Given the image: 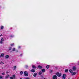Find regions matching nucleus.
Masks as SVG:
<instances>
[{
  "mask_svg": "<svg viewBox=\"0 0 79 79\" xmlns=\"http://www.w3.org/2000/svg\"><path fill=\"white\" fill-rule=\"evenodd\" d=\"M55 74L56 76H57L58 77H61V74L59 72H57Z\"/></svg>",
  "mask_w": 79,
  "mask_h": 79,
  "instance_id": "1",
  "label": "nucleus"
},
{
  "mask_svg": "<svg viewBox=\"0 0 79 79\" xmlns=\"http://www.w3.org/2000/svg\"><path fill=\"white\" fill-rule=\"evenodd\" d=\"M24 74L25 76H28L29 75V74L27 72V71H25L24 72Z\"/></svg>",
  "mask_w": 79,
  "mask_h": 79,
  "instance_id": "2",
  "label": "nucleus"
},
{
  "mask_svg": "<svg viewBox=\"0 0 79 79\" xmlns=\"http://www.w3.org/2000/svg\"><path fill=\"white\" fill-rule=\"evenodd\" d=\"M77 73V72H73L72 73V76H74V75H75V74H76Z\"/></svg>",
  "mask_w": 79,
  "mask_h": 79,
  "instance_id": "3",
  "label": "nucleus"
},
{
  "mask_svg": "<svg viewBox=\"0 0 79 79\" xmlns=\"http://www.w3.org/2000/svg\"><path fill=\"white\" fill-rule=\"evenodd\" d=\"M52 78L53 79H57V76H56L55 75H54L52 77Z\"/></svg>",
  "mask_w": 79,
  "mask_h": 79,
  "instance_id": "4",
  "label": "nucleus"
},
{
  "mask_svg": "<svg viewBox=\"0 0 79 79\" xmlns=\"http://www.w3.org/2000/svg\"><path fill=\"white\" fill-rule=\"evenodd\" d=\"M3 42V39L2 38H1V41H0V43L2 44V43Z\"/></svg>",
  "mask_w": 79,
  "mask_h": 79,
  "instance_id": "5",
  "label": "nucleus"
},
{
  "mask_svg": "<svg viewBox=\"0 0 79 79\" xmlns=\"http://www.w3.org/2000/svg\"><path fill=\"white\" fill-rule=\"evenodd\" d=\"M72 69H73V71H76V69H77V68L75 66H73L72 68Z\"/></svg>",
  "mask_w": 79,
  "mask_h": 79,
  "instance_id": "6",
  "label": "nucleus"
},
{
  "mask_svg": "<svg viewBox=\"0 0 79 79\" xmlns=\"http://www.w3.org/2000/svg\"><path fill=\"white\" fill-rule=\"evenodd\" d=\"M66 75L65 74H64L63 76V79H65L66 78Z\"/></svg>",
  "mask_w": 79,
  "mask_h": 79,
  "instance_id": "7",
  "label": "nucleus"
},
{
  "mask_svg": "<svg viewBox=\"0 0 79 79\" xmlns=\"http://www.w3.org/2000/svg\"><path fill=\"white\" fill-rule=\"evenodd\" d=\"M37 75V73H35L33 74V76L34 77H36V76Z\"/></svg>",
  "mask_w": 79,
  "mask_h": 79,
  "instance_id": "8",
  "label": "nucleus"
},
{
  "mask_svg": "<svg viewBox=\"0 0 79 79\" xmlns=\"http://www.w3.org/2000/svg\"><path fill=\"white\" fill-rule=\"evenodd\" d=\"M38 68H39V69H42V66H41L40 65H39L38 66Z\"/></svg>",
  "mask_w": 79,
  "mask_h": 79,
  "instance_id": "9",
  "label": "nucleus"
},
{
  "mask_svg": "<svg viewBox=\"0 0 79 79\" xmlns=\"http://www.w3.org/2000/svg\"><path fill=\"white\" fill-rule=\"evenodd\" d=\"M9 77H10V75H7L5 77V79H7Z\"/></svg>",
  "mask_w": 79,
  "mask_h": 79,
  "instance_id": "10",
  "label": "nucleus"
},
{
  "mask_svg": "<svg viewBox=\"0 0 79 79\" xmlns=\"http://www.w3.org/2000/svg\"><path fill=\"white\" fill-rule=\"evenodd\" d=\"M31 72H33V73H35V69H32L31 70Z\"/></svg>",
  "mask_w": 79,
  "mask_h": 79,
  "instance_id": "11",
  "label": "nucleus"
},
{
  "mask_svg": "<svg viewBox=\"0 0 79 79\" xmlns=\"http://www.w3.org/2000/svg\"><path fill=\"white\" fill-rule=\"evenodd\" d=\"M4 56V54L3 53H2L1 55H0V57L1 58H2V57H3V56Z\"/></svg>",
  "mask_w": 79,
  "mask_h": 79,
  "instance_id": "12",
  "label": "nucleus"
},
{
  "mask_svg": "<svg viewBox=\"0 0 79 79\" xmlns=\"http://www.w3.org/2000/svg\"><path fill=\"white\" fill-rule=\"evenodd\" d=\"M15 50H16V49H15V48H14L12 49V51H10V52L11 53V52H14V51H15Z\"/></svg>",
  "mask_w": 79,
  "mask_h": 79,
  "instance_id": "13",
  "label": "nucleus"
},
{
  "mask_svg": "<svg viewBox=\"0 0 79 79\" xmlns=\"http://www.w3.org/2000/svg\"><path fill=\"white\" fill-rule=\"evenodd\" d=\"M5 57L6 58L8 59V58H9V56L8 55H7L5 56Z\"/></svg>",
  "mask_w": 79,
  "mask_h": 79,
  "instance_id": "14",
  "label": "nucleus"
},
{
  "mask_svg": "<svg viewBox=\"0 0 79 79\" xmlns=\"http://www.w3.org/2000/svg\"><path fill=\"white\" fill-rule=\"evenodd\" d=\"M32 68L33 69H36V67L34 65H32Z\"/></svg>",
  "mask_w": 79,
  "mask_h": 79,
  "instance_id": "15",
  "label": "nucleus"
},
{
  "mask_svg": "<svg viewBox=\"0 0 79 79\" xmlns=\"http://www.w3.org/2000/svg\"><path fill=\"white\" fill-rule=\"evenodd\" d=\"M42 72L44 73V72H45V69H42Z\"/></svg>",
  "mask_w": 79,
  "mask_h": 79,
  "instance_id": "16",
  "label": "nucleus"
},
{
  "mask_svg": "<svg viewBox=\"0 0 79 79\" xmlns=\"http://www.w3.org/2000/svg\"><path fill=\"white\" fill-rule=\"evenodd\" d=\"M49 66H50L49 65H48L46 66V68L47 69H48V68H49Z\"/></svg>",
  "mask_w": 79,
  "mask_h": 79,
  "instance_id": "17",
  "label": "nucleus"
},
{
  "mask_svg": "<svg viewBox=\"0 0 79 79\" xmlns=\"http://www.w3.org/2000/svg\"><path fill=\"white\" fill-rule=\"evenodd\" d=\"M64 71L65 73H68V69H65L64 70Z\"/></svg>",
  "mask_w": 79,
  "mask_h": 79,
  "instance_id": "18",
  "label": "nucleus"
},
{
  "mask_svg": "<svg viewBox=\"0 0 79 79\" xmlns=\"http://www.w3.org/2000/svg\"><path fill=\"white\" fill-rule=\"evenodd\" d=\"M69 71L70 73H72L73 72V70L70 69L69 70Z\"/></svg>",
  "mask_w": 79,
  "mask_h": 79,
  "instance_id": "19",
  "label": "nucleus"
},
{
  "mask_svg": "<svg viewBox=\"0 0 79 79\" xmlns=\"http://www.w3.org/2000/svg\"><path fill=\"white\" fill-rule=\"evenodd\" d=\"M42 73L41 72H40V73H39V75H41L42 74Z\"/></svg>",
  "mask_w": 79,
  "mask_h": 79,
  "instance_id": "20",
  "label": "nucleus"
},
{
  "mask_svg": "<svg viewBox=\"0 0 79 79\" xmlns=\"http://www.w3.org/2000/svg\"><path fill=\"white\" fill-rule=\"evenodd\" d=\"M20 74H21V75H22V74H23V71H21L20 73Z\"/></svg>",
  "mask_w": 79,
  "mask_h": 79,
  "instance_id": "21",
  "label": "nucleus"
},
{
  "mask_svg": "<svg viewBox=\"0 0 79 79\" xmlns=\"http://www.w3.org/2000/svg\"><path fill=\"white\" fill-rule=\"evenodd\" d=\"M2 77H2V76H0V79H3V78H2Z\"/></svg>",
  "mask_w": 79,
  "mask_h": 79,
  "instance_id": "22",
  "label": "nucleus"
},
{
  "mask_svg": "<svg viewBox=\"0 0 79 79\" xmlns=\"http://www.w3.org/2000/svg\"><path fill=\"white\" fill-rule=\"evenodd\" d=\"M0 64H4V63H3V62H1Z\"/></svg>",
  "mask_w": 79,
  "mask_h": 79,
  "instance_id": "23",
  "label": "nucleus"
},
{
  "mask_svg": "<svg viewBox=\"0 0 79 79\" xmlns=\"http://www.w3.org/2000/svg\"><path fill=\"white\" fill-rule=\"evenodd\" d=\"M16 66H15L14 67V70L16 69Z\"/></svg>",
  "mask_w": 79,
  "mask_h": 79,
  "instance_id": "24",
  "label": "nucleus"
},
{
  "mask_svg": "<svg viewBox=\"0 0 79 79\" xmlns=\"http://www.w3.org/2000/svg\"><path fill=\"white\" fill-rule=\"evenodd\" d=\"M11 48H12L11 47H9V50H11Z\"/></svg>",
  "mask_w": 79,
  "mask_h": 79,
  "instance_id": "25",
  "label": "nucleus"
},
{
  "mask_svg": "<svg viewBox=\"0 0 79 79\" xmlns=\"http://www.w3.org/2000/svg\"><path fill=\"white\" fill-rule=\"evenodd\" d=\"M3 29V26H2L1 27V29Z\"/></svg>",
  "mask_w": 79,
  "mask_h": 79,
  "instance_id": "26",
  "label": "nucleus"
},
{
  "mask_svg": "<svg viewBox=\"0 0 79 79\" xmlns=\"http://www.w3.org/2000/svg\"><path fill=\"white\" fill-rule=\"evenodd\" d=\"M14 45V44H11L10 45L12 47H13V46Z\"/></svg>",
  "mask_w": 79,
  "mask_h": 79,
  "instance_id": "27",
  "label": "nucleus"
},
{
  "mask_svg": "<svg viewBox=\"0 0 79 79\" xmlns=\"http://www.w3.org/2000/svg\"><path fill=\"white\" fill-rule=\"evenodd\" d=\"M14 35H10V37H14Z\"/></svg>",
  "mask_w": 79,
  "mask_h": 79,
  "instance_id": "28",
  "label": "nucleus"
},
{
  "mask_svg": "<svg viewBox=\"0 0 79 79\" xmlns=\"http://www.w3.org/2000/svg\"><path fill=\"white\" fill-rule=\"evenodd\" d=\"M13 77H14V78H15V75H13Z\"/></svg>",
  "mask_w": 79,
  "mask_h": 79,
  "instance_id": "29",
  "label": "nucleus"
},
{
  "mask_svg": "<svg viewBox=\"0 0 79 79\" xmlns=\"http://www.w3.org/2000/svg\"><path fill=\"white\" fill-rule=\"evenodd\" d=\"M10 79H13V78L12 77H10Z\"/></svg>",
  "mask_w": 79,
  "mask_h": 79,
  "instance_id": "30",
  "label": "nucleus"
},
{
  "mask_svg": "<svg viewBox=\"0 0 79 79\" xmlns=\"http://www.w3.org/2000/svg\"><path fill=\"white\" fill-rule=\"evenodd\" d=\"M28 67V66H27V65H26V68H27V67Z\"/></svg>",
  "mask_w": 79,
  "mask_h": 79,
  "instance_id": "31",
  "label": "nucleus"
},
{
  "mask_svg": "<svg viewBox=\"0 0 79 79\" xmlns=\"http://www.w3.org/2000/svg\"><path fill=\"white\" fill-rule=\"evenodd\" d=\"M53 72V70H51L50 71V73H52Z\"/></svg>",
  "mask_w": 79,
  "mask_h": 79,
  "instance_id": "32",
  "label": "nucleus"
},
{
  "mask_svg": "<svg viewBox=\"0 0 79 79\" xmlns=\"http://www.w3.org/2000/svg\"><path fill=\"white\" fill-rule=\"evenodd\" d=\"M2 75H5V74L4 73H2Z\"/></svg>",
  "mask_w": 79,
  "mask_h": 79,
  "instance_id": "33",
  "label": "nucleus"
},
{
  "mask_svg": "<svg viewBox=\"0 0 79 79\" xmlns=\"http://www.w3.org/2000/svg\"><path fill=\"white\" fill-rule=\"evenodd\" d=\"M6 74H8V73H9V72L8 71H7V72H6Z\"/></svg>",
  "mask_w": 79,
  "mask_h": 79,
  "instance_id": "34",
  "label": "nucleus"
},
{
  "mask_svg": "<svg viewBox=\"0 0 79 79\" xmlns=\"http://www.w3.org/2000/svg\"><path fill=\"white\" fill-rule=\"evenodd\" d=\"M3 36V35L2 34L0 35V37H1V36Z\"/></svg>",
  "mask_w": 79,
  "mask_h": 79,
  "instance_id": "35",
  "label": "nucleus"
},
{
  "mask_svg": "<svg viewBox=\"0 0 79 79\" xmlns=\"http://www.w3.org/2000/svg\"><path fill=\"white\" fill-rule=\"evenodd\" d=\"M19 48H21V46H19Z\"/></svg>",
  "mask_w": 79,
  "mask_h": 79,
  "instance_id": "36",
  "label": "nucleus"
},
{
  "mask_svg": "<svg viewBox=\"0 0 79 79\" xmlns=\"http://www.w3.org/2000/svg\"><path fill=\"white\" fill-rule=\"evenodd\" d=\"M16 52H18V51L17 50V51H16Z\"/></svg>",
  "mask_w": 79,
  "mask_h": 79,
  "instance_id": "37",
  "label": "nucleus"
},
{
  "mask_svg": "<svg viewBox=\"0 0 79 79\" xmlns=\"http://www.w3.org/2000/svg\"><path fill=\"white\" fill-rule=\"evenodd\" d=\"M20 55H21V56H22V55H23V54H21Z\"/></svg>",
  "mask_w": 79,
  "mask_h": 79,
  "instance_id": "38",
  "label": "nucleus"
}]
</instances>
